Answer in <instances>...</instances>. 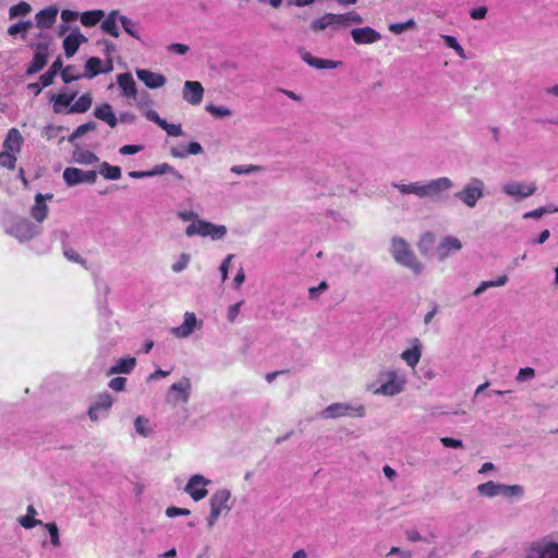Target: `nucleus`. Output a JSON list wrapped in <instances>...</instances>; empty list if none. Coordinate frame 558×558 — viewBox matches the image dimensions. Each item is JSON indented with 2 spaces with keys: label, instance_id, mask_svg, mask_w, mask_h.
Masks as SVG:
<instances>
[{
  "label": "nucleus",
  "instance_id": "obj_26",
  "mask_svg": "<svg viewBox=\"0 0 558 558\" xmlns=\"http://www.w3.org/2000/svg\"><path fill=\"white\" fill-rule=\"evenodd\" d=\"M120 19H122V14L119 10H112L109 14H105V17L101 20L100 28L104 33L118 38L120 36V29L118 24L120 23Z\"/></svg>",
  "mask_w": 558,
  "mask_h": 558
},
{
  "label": "nucleus",
  "instance_id": "obj_44",
  "mask_svg": "<svg viewBox=\"0 0 558 558\" xmlns=\"http://www.w3.org/2000/svg\"><path fill=\"white\" fill-rule=\"evenodd\" d=\"M120 24L123 27L124 32L129 34L131 37L137 40L141 39L138 24L135 21L129 19L125 15H122V19H120Z\"/></svg>",
  "mask_w": 558,
  "mask_h": 558
},
{
  "label": "nucleus",
  "instance_id": "obj_36",
  "mask_svg": "<svg viewBox=\"0 0 558 558\" xmlns=\"http://www.w3.org/2000/svg\"><path fill=\"white\" fill-rule=\"evenodd\" d=\"M33 25L34 23L31 20L20 21L9 26L7 32L8 35L12 37L20 36L22 39H25L28 31L33 27Z\"/></svg>",
  "mask_w": 558,
  "mask_h": 558
},
{
  "label": "nucleus",
  "instance_id": "obj_34",
  "mask_svg": "<svg viewBox=\"0 0 558 558\" xmlns=\"http://www.w3.org/2000/svg\"><path fill=\"white\" fill-rule=\"evenodd\" d=\"M136 365L135 357L120 359L117 363L110 367L108 375L113 374H129L133 371Z\"/></svg>",
  "mask_w": 558,
  "mask_h": 558
},
{
  "label": "nucleus",
  "instance_id": "obj_49",
  "mask_svg": "<svg viewBox=\"0 0 558 558\" xmlns=\"http://www.w3.org/2000/svg\"><path fill=\"white\" fill-rule=\"evenodd\" d=\"M440 37L446 44V46L453 49L460 58H465V51L456 37L450 35H441Z\"/></svg>",
  "mask_w": 558,
  "mask_h": 558
},
{
  "label": "nucleus",
  "instance_id": "obj_60",
  "mask_svg": "<svg viewBox=\"0 0 558 558\" xmlns=\"http://www.w3.org/2000/svg\"><path fill=\"white\" fill-rule=\"evenodd\" d=\"M190 514H191V511L186 508H179V507L171 506L166 509V515L169 518H174L178 515H190Z\"/></svg>",
  "mask_w": 558,
  "mask_h": 558
},
{
  "label": "nucleus",
  "instance_id": "obj_2",
  "mask_svg": "<svg viewBox=\"0 0 558 558\" xmlns=\"http://www.w3.org/2000/svg\"><path fill=\"white\" fill-rule=\"evenodd\" d=\"M407 384L405 371L390 366L380 369L377 379L366 384V390L374 396L396 397L405 390Z\"/></svg>",
  "mask_w": 558,
  "mask_h": 558
},
{
  "label": "nucleus",
  "instance_id": "obj_10",
  "mask_svg": "<svg viewBox=\"0 0 558 558\" xmlns=\"http://www.w3.org/2000/svg\"><path fill=\"white\" fill-rule=\"evenodd\" d=\"M192 392V384L189 377H182L172 384L167 392L166 402L175 407L179 403H187Z\"/></svg>",
  "mask_w": 558,
  "mask_h": 558
},
{
  "label": "nucleus",
  "instance_id": "obj_59",
  "mask_svg": "<svg viewBox=\"0 0 558 558\" xmlns=\"http://www.w3.org/2000/svg\"><path fill=\"white\" fill-rule=\"evenodd\" d=\"M63 255L70 262L77 263L81 265L85 264V260L81 257V255L75 250H73L71 247H64Z\"/></svg>",
  "mask_w": 558,
  "mask_h": 558
},
{
  "label": "nucleus",
  "instance_id": "obj_16",
  "mask_svg": "<svg viewBox=\"0 0 558 558\" xmlns=\"http://www.w3.org/2000/svg\"><path fill=\"white\" fill-rule=\"evenodd\" d=\"M526 558H558V544L547 541L535 543L530 547Z\"/></svg>",
  "mask_w": 558,
  "mask_h": 558
},
{
  "label": "nucleus",
  "instance_id": "obj_22",
  "mask_svg": "<svg viewBox=\"0 0 558 558\" xmlns=\"http://www.w3.org/2000/svg\"><path fill=\"white\" fill-rule=\"evenodd\" d=\"M351 36L353 41L357 45H369L381 39L380 33L369 26L353 28Z\"/></svg>",
  "mask_w": 558,
  "mask_h": 558
},
{
  "label": "nucleus",
  "instance_id": "obj_48",
  "mask_svg": "<svg viewBox=\"0 0 558 558\" xmlns=\"http://www.w3.org/2000/svg\"><path fill=\"white\" fill-rule=\"evenodd\" d=\"M524 494V489L521 485H506V484H502L501 486V496H505L507 498H512V497H522Z\"/></svg>",
  "mask_w": 558,
  "mask_h": 558
},
{
  "label": "nucleus",
  "instance_id": "obj_12",
  "mask_svg": "<svg viewBox=\"0 0 558 558\" xmlns=\"http://www.w3.org/2000/svg\"><path fill=\"white\" fill-rule=\"evenodd\" d=\"M112 404L113 399L108 392L99 393L88 409V417L93 422H98L107 417Z\"/></svg>",
  "mask_w": 558,
  "mask_h": 558
},
{
  "label": "nucleus",
  "instance_id": "obj_7",
  "mask_svg": "<svg viewBox=\"0 0 558 558\" xmlns=\"http://www.w3.org/2000/svg\"><path fill=\"white\" fill-rule=\"evenodd\" d=\"M231 492L227 488L217 489L209 499L210 512L207 518V525L213 527L223 512L231 510L229 501Z\"/></svg>",
  "mask_w": 558,
  "mask_h": 558
},
{
  "label": "nucleus",
  "instance_id": "obj_64",
  "mask_svg": "<svg viewBox=\"0 0 558 558\" xmlns=\"http://www.w3.org/2000/svg\"><path fill=\"white\" fill-rule=\"evenodd\" d=\"M80 15L81 14L78 12L68 9L61 11V20L65 24L76 21L77 19H80Z\"/></svg>",
  "mask_w": 558,
  "mask_h": 558
},
{
  "label": "nucleus",
  "instance_id": "obj_43",
  "mask_svg": "<svg viewBox=\"0 0 558 558\" xmlns=\"http://www.w3.org/2000/svg\"><path fill=\"white\" fill-rule=\"evenodd\" d=\"M99 173L108 180H119L121 178V169L118 166H111L104 161L99 167Z\"/></svg>",
  "mask_w": 558,
  "mask_h": 558
},
{
  "label": "nucleus",
  "instance_id": "obj_8",
  "mask_svg": "<svg viewBox=\"0 0 558 558\" xmlns=\"http://www.w3.org/2000/svg\"><path fill=\"white\" fill-rule=\"evenodd\" d=\"M484 182L478 178H471L463 187L454 194L469 208H474L477 202L484 196Z\"/></svg>",
  "mask_w": 558,
  "mask_h": 558
},
{
  "label": "nucleus",
  "instance_id": "obj_24",
  "mask_svg": "<svg viewBox=\"0 0 558 558\" xmlns=\"http://www.w3.org/2000/svg\"><path fill=\"white\" fill-rule=\"evenodd\" d=\"M53 197L52 194H41L38 193L35 196V203L31 209V215L37 222V225L40 226V223L46 219L49 208L47 204L45 203L46 199H51Z\"/></svg>",
  "mask_w": 558,
  "mask_h": 558
},
{
  "label": "nucleus",
  "instance_id": "obj_37",
  "mask_svg": "<svg viewBox=\"0 0 558 558\" xmlns=\"http://www.w3.org/2000/svg\"><path fill=\"white\" fill-rule=\"evenodd\" d=\"M37 511L33 505L27 506L26 514L19 518V523L26 530H31L37 525H41L40 520L35 519Z\"/></svg>",
  "mask_w": 558,
  "mask_h": 558
},
{
  "label": "nucleus",
  "instance_id": "obj_35",
  "mask_svg": "<svg viewBox=\"0 0 558 558\" xmlns=\"http://www.w3.org/2000/svg\"><path fill=\"white\" fill-rule=\"evenodd\" d=\"M93 104V97L90 93L82 95L68 110V114L72 113H84L89 110Z\"/></svg>",
  "mask_w": 558,
  "mask_h": 558
},
{
  "label": "nucleus",
  "instance_id": "obj_25",
  "mask_svg": "<svg viewBox=\"0 0 558 558\" xmlns=\"http://www.w3.org/2000/svg\"><path fill=\"white\" fill-rule=\"evenodd\" d=\"M137 78L145 84L146 87L155 89L162 87L167 80L166 76L160 73H155L146 69L136 70Z\"/></svg>",
  "mask_w": 558,
  "mask_h": 558
},
{
  "label": "nucleus",
  "instance_id": "obj_14",
  "mask_svg": "<svg viewBox=\"0 0 558 558\" xmlns=\"http://www.w3.org/2000/svg\"><path fill=\"white\" fill-rule=\"evenodd\" d=\"M97 173L94 170L84 171L78 168L69 167L63 171V180L69 186H74L80 183L93 184L96 182Z\"/></svg>",
  "mask_w": 558,
  "mask_h": 558
},
{
  "label": "nucleus",
  "instance_id": "obj_9",
  "mask_svg": "<svg viewBox=\"0 0 558 558\" xmlns=\"http://www.w3.org/2000/svg\"><path fill=\"white\" fill-rule=\"evenodd\" d=\"M40 232L41 227L27 219H19L7 229V233L15 238L19 242L29 241Z\"/></svg>",
  "mask_w": 558,
  "mask_h": 558
},
{
  "label": "nucleus",
  "instance_id": "obj_27",
  "mask_svg": "<svg viewBox=\"0 0 558 558\" xmlns=\"http://www.w3.org/2000/svg\"><path fill=\"white\" fill-rule=\"evenodd\" d=\"M48 46L47 44L39 43L35 47L33 60L27 69V74H35L39 72L47 63Z\"/></svg>",
  "mask_w": 558,
  "mask_h": 558
},
{
  "label": "nucleus",
  "instance_id": "obj_50",
  "mask_svg": "<svg viewBox=\"0 0 558 558\" xmlns=\"http://www.w3.org/2000/svg\"><path fill=\"white\" fill-rule=\"evenodd\" d=\"M206 111L215 118H228L232 114L231 110L225 106L207 105Z\"/></svg>",
  "mask_w": 558,
  "mask_h": 558
},
{
  "label": "nucleus",
  "instance_id": "obj_38",
  "mask_svg": "<svg viewBox=\"0 0 558 558\" xmlns=\"http://www.w3.org/2000/svg\"><path fill=\"white\" fill-rule=\"evenodd\" d=\"M501 486L502 484L500 483L488 481L486 483L478 485L477 492L482 496L493 498L496 496H501Z\"/></svg>",
  "mask_w": 558,
  "mask_h": 558
},
{
  "label": "nucleus",
  "instance_id": "obj_31",
  "mask_svg": "<svg viewBox=\"0 0 558 558\" xmlns=\"http://www.w3.org/2000/svg\"><path fill=\"white\" fill-rule=\"evenodd\" d=\"M94 116L106 122L110 128H116L118 124V118L109 104H102L95 108Z\"/></svg>",
  "mask_w": 558,
  "mask_h": 558
},
{
  "label": "nucleus",
  "instance_id": "obj_39",
  "mask_svg": "<svg viewBox=\"0 0 558 558\" xmlns=\"http://www.w3.org/2000/svg\"><path fill=\"white\" fill-rule=\"evenodd\" d=\"M62 70V61L60 59H57L52 64L51 66L49 68V70L44 73L43 75H40L39 77V81H40V84L44 86V87H47L49 85H51L53 83V80L56 77V75L58 74V72H60Z\"/></svg>",
  "mask_w": 558,
  "mask_h": 558
},
{
  "label": "nucleus",
  "instance_id": "obj_6",
  "mask_svg": "<svg viewBox=\"0 0 558 558\" xmlns=\"http://www.w3.org/2000/svg\"><path fill=\"white\" fill-rule=\"evenodd\" d=\"M227 232L228 230L226 226L215 225L204 219L192 222L185 229L186 236H208L213 241L222 240L226 236Z\"/></svg>",
  "mask_w": 558,
  "mask_h": 558
},
{
  "label": "nucleus",
  "instance_id": "obj_53",
  "mask_svg": "<svg viewBox=\"0 0 558 558\" xmlns=\"http://www.w3.org/2000/svg\"><path fill=\"white\" fill-rule=\"evenodd\" d=\"M97 128V124L93 121H89L87 123H84V124H81L80 126L76 128V130L71 134L69 141L72 142L74 141L75 138H78L81 136H83L84 134H86L87 132L89 131H95Z\"/></svg>",
  "mask_w": 558,
  "mask_h": 558
},
{
  "label": "nucleus",
  "instance_id": "obj_28",
  "mask_svg": "<svg viewBox=\"0 0 558 558\" xmlns=\"http://www.w3.org/2000/svg\"><path fill=\"white\" fill-rule=\"evenodd\" d=\"M77 92L72 93H60L52 96V108L54 113H66V110L71 107V102L75 99Z\"/></svg>",
  "mask_w": 558,
  "mask_h": 558
},
{
  "label": "nucleus",
  "instance_id": "obj_23",
  "mask_svg": "<svg viewBox=\"0 0 558 558\" xmlns=\"http://www.w3.org/2000/svg\"><path fill=\"white\" fill-rule=\"evenodd\" d=\"M102 61L97 57L89 58L85 63V73L83 77L88 80L95 77L100 73H109L113 70V64L111 59H107L105 68L101 66Z\"/></svg>",
  "mask_w": 558,
  "mask_h": 558
},
{
  "label": "nucleus",
  "instance_id": "obj_51",
  "mask_svg": "<svg viewBox=\"0 0 558 558\" xmlns=\"http://www.w3.org/2000/svg\"><path fill=\"white\" fill-rule=\"evenodd\" d=\"M260 169L262 168L259 166L255 165H235L230 168V171L234 174L250 175L260 171Z\"/></svg>",
  "mask_w": 558,
  "mask_h": 558
},
{
  "label": "nucleus",
  "instance_id": "obj_55",
  "mask_svg": "<svg viewBox=\"0 0 558 558\" xmlns=\"http://www.w3.org/2000/svg\"><path fill=\"white\" fill-rule=\"evenodd\" d=\"M81 77H83V74L76 73L73 65H68L61 70V78L66 84L80 80Z\"/></svg>",
  "mask_w": 558,
  "mask_h": 558
},
{
  "label": "nucleus",
  "instance_id": "obj_62",
  "mask_svg": "<svg viewBox=\"0 0 558 558\" xmlns=\"http://www.w3.org/2000/svg\"><path fill=\"white\" fill-rule=\"evenodd\" d=\"M244 302L243 301H240L235 304H232L231 306H229L228 308V313H227V318L230 323H234L239 313H240V310H241V306Z\"/></svg>",
  "mask_w": 558,
  "mask_h": 558
},
{
  "label": "nucleus",
  "instance_id": "obj_61",
  "mask_svg": "<svg viewBox=\"0 0 558 558\" xmlns=\"http://www.w3.org/2000/svg\"><path fill=\"white\" fill-rule=\"evenodd\" d=\"M328 289V284L326 281H322L317 287H311L308 289L310 299H317L323 292Z\"/></svg>",
  "mask_w": 558,
  "mask_h": 558
},
{
  "label": "nucleus",
  "instance_id": "obj_33",
  "mask_svg": "<svg viewBox=\"0 0 558 558\" xmlns=\"http://www.w3.org/2000/svg\"><path fill=\"white\" fill-rule=\"evenodd\" d=\"M105 17V11L102 10H90L81 13L80 21L85 27H94Z\"/></svg>",
  "mask_w": 558,
  "mask_h": 558
},
{
  "label": "nucleus",
  "instance_id": "obj_52",
  "mask_svg": "<svg viewBox=\"0 0 558 558\" xmlns=\"http://www.w3.org/2000/svg\"><path fill=\"white\" fill-rule=\"evenodd\" d=\"M191 260V256L187 253H182L178 259L171 265V270L179 274L187 268Z\"/></svg>",
  "mask_w": 558,
  "mask_h": 558
},
{
  "label": "nucleus",
  "instance_id": "obj_57",
  "mask_svg": "<svg viewBox=\"0 0 558 558\" xmlns=\"http://www.w3.org/2000/svg\"><path fill=\"white\" fill-rule=\"evenodd\" d=\"M534 377H535V369L532 367H524V368L519 369V372L515 376V380L519 383H524V381L532 380Z\"/></svg>",
  "mask_w": 558,
  "mask_h": 558
},
{
  "label": "nucleus",
  "instance_id": "obj_30",
  "mask_svg": "<svg viewBox=\"0 0 558 558\" xmlns=\"http://www.w3.org/2000/svg\"><path fill=\"white\" fill-rule=\"evenodd\" d=\"M301 57L304 62H306L310 66L323 70V69H336L341 65L340 61H333L328 59H320L317 57H313L310 52L303 51Z\"/></svg>",
  "mask_w": 558,
  "mask_h": 558
},
{
  "label": "nucleus",
  "instance_id": "obj_41",
  "mask_svg": "<svg viewBox=\"0 0 558 558\" xmlns=\"http://www.w3.org/2000/svg\"><path fill=\"white\" fill-rule=\"evenodd\" d=\"M508 282L506 275L498 277L496 280L482 281L480 286L473 291L474 296L481 295L489 288L504 287Z\"/></svg>",
  "mask_w": 558,
  "mask_h": 558
},
{
  "label": "nucleus",
  "instance_id": "obj_5",
  "mask_svg": "<svg viewBox=\"0 0 558 558\" xmlns=\"http://www.w3.org/2000/svg\"><path fill=\"white\" fill-rule=\"evenodd\" d=\"M366 414L365 407L357 402H335L326 407L320 416L327 420H335L339 417H364Z\"/></svg>",
  "mask_w": 558,
  "mask_h": 558
},
{
  "label": "nucleus",
  "instance_id": "obj_47",
  "mask_svg": "<svg viewBox=\"0 0 558 558\" xmlns=\"http://www.w3.org/2000/svg\"><path fill=\"white\" fill-rule=\"evenodd\" d=\"M416 27V22L414 19H409L402 23H392L388 26L389 31L395 35H400L409 29H414Z\"/></svg>",
  "mask_w": 558,
  "mask_h": 558
},
{
  "label": "nucleus",
  "instance_id": "obj_29",
  "mask_svg": "<svg viewBox=\"0 0 558 558\" xmlns=\"http://www.w3.org/2000/svg\"><path fill=\"white\" fill-rule=\"evenodd\" d=\"M117 83L122 90V95L126 98H135L137 89L135 81L131 73H121L117 77Z\"/></svg>",
  "mask_w": 558,
  "mask_h": 558
},
{
  "label": "nucleus",
  "instance_id": "obj_1",
  "mask_svg": "<svg viewBox=\"0 0 558 558\" xmlns=\"http://www.w3.org/2000/svg\"><path fill=\"white\" fill-rule=\"evenodd\" d=\"M391 186L402 195L413 194L418 198L438 202L446 198L447 193L453 187V182L448 177H439L425 182H392Z\"/></svg>",
  "mask_w": 558,
  "mask_h": 558
},
{
  "label": "nucleus",
  "instance_id": "obj_15",
  "mask_svg": "<svg viewBox=\"0 0 558 558\" xmlns=\"http://www.w3.org/2000/svg\"><path fill=\"white\" fill-rule=\"evenodd\" d=\"M183 323L171 329V333L180 339L189 338L195 330L201 329L203 322L196 318L192 312H185Z\"/></svg>",
  "mask_w": 558,
  "mask_h": 558
},
{
  "label": "nucleus",
  "instance_id": "obj_45",
  "mask_svg": "<svg viewBox=\"0 0 558 558\" xmlns=\"http://www.w3.org/2000/svg\"><path fill=\"white\" fill-rule=\"evenodd\" d=\"M73 158L81 165H93L98 161V157L94 153L84 149L75 150Z\"/></svg>",
  "mask_w": 558,
  "mask_h": 558
},
{
  "label": "nucleus",
  "instance_id": "obj_18",
  "mask_svg": "<svg viewBox=\"0 0 558 558\" xmlns=\"http://www.w3.org/2000/svg\"><path fill=\"white\" fill-rule=\"evenodd\" d=\"M462 248L461 241L452 235H446L439 242L436 248L437 258L440 262L446 260L451 254L459 252Z\"/></svg>",
  "mask_w": 558,
  "mask_h": 558
},
{
  "label": "nucleus",
  "instance_id": "obj_58",
  "mask_svg": "<svg viewBox=\"0 0 558 558\" xmlns=\"http://www.w3.org/2000/svg\"><path fill=\"white\" fill-rule=\"evenodd\" d=\"M161 129L165 130L169 136L177 137V136L183 135V130H182L181 124H172V123H168L167 121H165Z\"/></svg>",
  "mask_w": 558,
  "mask_h": 558
},
{
  "label": "nucleus",
  "instance_id": "obj_46",
  "mask_svg": "<svg viewBox=\"0 0 558 558\" xmlns=\"http://www.w3.org/2000/svg\"><path fill=\"white\" fill-rule=\"evenodd\" d=\"M134 427L137 434L147 437L151 434L150 421L145 416H137L134 422Z\"/></svg>",
  "mask_w": 558,
  "mask_h": 558
},
{
  "label": "nucleus",
  "instance_id": "obj_11",
  "mask_svg": "<svg viewBox=\"0 0 558 558\" xmlns=\"http://www.w3.org/2000/svg\"><path fill=\"white\" fill-rule=\"evenodd\" d=\"M502 192L519 202L532 196L537 187L534 182L509 181L501 187Z\"/></svg>",
  "mask_w": 558,
  "mask_h": 558
},
{
  "label": "nucleus",
  "instance_id": "obj_13",
  "mask_svg": "<svg viewBox=\"0 0 558 558\" xmlns=\"http://www.w3.org/2000/svg\"><path fill=\"white\" fill-rule=\"evenodd\" d=\"M210 480L206 478L201 474H194L187 481L184 492L191 496L194 501L204 499L207 494V486L210 484Z\"/></svg>",
  "mask_w": 558,
  "mask_h": 558
},
{
  "label": "nucleus",
  "instance_id": "obj_63",
  "mask_svg": "<svg viewBox=\"0 0 558 558\" xmlns=\"http://www.w3.org/2000/svg\"><path fill=\"white\" fill-rule=\"evenodd\" d=\"M177 216L182 220V221H192V222H195L197 220H201V218L198 217V215L193 211V210H180L178 211Z\"/></svg>",
  "mask_w": 558,
  "mask_h": 558
},
{
  "label": "nucleus",
  "instance_id": "obj_56",
  "mask_svg": "<svg viewBox=\"0 0 558 558\" xmlns=\"http://www.w3.org/2000/svg\"><path fill=\"white\" fill-rule=\"evenodd\" d=\"M16 163V157L13 153L10 151H2L0 153V166L8 168V169H14Z\"/></svg>",
  "mask_w": 558,
  "mask_h": 558
},
{
  "label": "nucleus",
  "instance_id": "obj_4",
  "mask_svg": "<svg viewBox=\"0 0 558 558\" xmlns=\"http://www.w3.org/2000/svg\"><path fill=\"white\" fill-rule=\"evenodd\" d=\"M362 16L355 12L350 11L343 14L326 13L319 19L312 22L311 27L315 32L324 31L326 28L339 29L348 27L351 24H362Z\"/></svg>",
  "mask_w": 558,
  "mask_h": 558
},
{
  "label": "nucleus",
  "instance_id": "obj_54",
  "mask_svg": "<svg viewBox=\"0 0 558 558\" xmlns=\"http://www.w3.org/2000/svg\"><path fill=\"white\" fill-rule=\"evenodd\" d=\"M45 527L47 529V531L49 533L51 545L56 548L60 547L61 542H60L59 529H58L57 524L53 522L46 523Z\"/></svg>",
  "mask_w": 558,
  "mask_h": 558
},
{
  "label": "nucleus",
  "instance_id": "obj_21",
  "mask_svg": "<svg viewBox=\"0 0 558 558\" xmlns=\"http://www.w3.org/2000/svg\"><path fill=\"white\" fill-rule=\"evenodd\" d=\"M59 9L56 5L47 7L36 13L35 24L38 28L49 29L56 24Z\"/></svg>",
  "mask_w": 558,
  "mask_h": 558
},
{
  "label": "nucleus",
  "instance_id": "obj_19",
  "mask_svg": "<svg viewBox=\"0 0 558 558\" xmlns=\"http://www.w3.org/2000/svg\"><path fill=\"white\" fill-rule=\"evenodd\" d=\"M182 97L187 104L198 106L204 97L203 85L197 81H186L183 85Z\"/></svg>",
  "mask_w": 558,
  "mask_h": 558
},
{
  "label": "nucleus",
  "instance_id": "obj_3",
  "mask_svg": "<svg viewBox=\"0 0 558 558\" xmlns=\"http://www.w3.org/2000/svg\"><path fill=\"white\" fill-rule=\"evenodd\" d=\"M390 254L393 259L401 266L409 268L415 275H421L424 270L423 264L416 258L410 244L400 236L391 239Z\"/></svg>",
  "mask_w": 558,
  "mask_h": 558
},
{
  "label": "nucleus",
  "instance_id": "obj_20",
  "mask_svg": "<svg viewBox=\"0 0 558 558\" xmlns=\"http://www.w3.org/2000/svg\"><path fill=\"white\" fill-rule=\"evenodd\" d=\"M423 354V344L417 338L411 340V348L404 350L400 357L411 368H415Z\"/></svg>",
  "mask_w": 558,
  "mask_h": 558
},
{
  "label": "nucleus",
  "instance_id": "obj_32",
  "mask_svg": "<svg viewBox=\"0 0 558 558\" xmlns=\"http://www.w3.org/2000/svg\"><path fill=\"white\" fill-rule=\"evenodd\" d=\"M23 143V137L17 129H11L4 140L3 146L5 151L19 153Z\"/></svg>",
  "mask_w": 558,
  "mask_h": 558
},
{
  "label": "nucleus",
  "instance_id": "obj_42",
  "mask_svg": "<svg viewBox=\"0 0 558 558\" xmlns=\"http://www.w3.org/2000/svg\"><path fill=\"white\" fill-rule=\"evenodd\" d=\"M32 12V7L26 1H21L9 9V19L25 17Z\"/></svg>",
  "mask_w": 558,
  "mask_h": 558
},
{
  "label": "nucleus",
  "instance_id": "obj_17",
  "mask_svg": "<svg viewBox=\"0 0 558 558\" xmlns=\"http://www.w3.org/2000/svg\"><path fill=\"white\" fill-rule=\"evenodd\" d=\"M87 40V37L77 26L72 28L71 32L64 37L62 44L65 56L68 58L73 57L77 52L80 46Z\"/></svg>",
  "mask_w": 558,
  "mask_h": 558
},
{
  "label": "nucleus",
  "instance_id": "obj_40",
  "mask_svg": "<svg viewBox=\"0 0 558 558\" xmlns=\"http://www.w3.org/2000/svg\"><path fill=\"white\" fill-rule=\"evenodd\" d=\"M149 173L150 178L162 174H171L179 181L183 180V175L179 171H177L171 165L166 162L156 165L151 170H149Z\"/></svg>",
  "mask_w": 558,
  "mask_h": 558
}]
</instances>
